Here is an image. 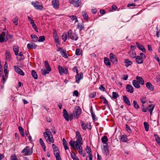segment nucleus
<instances>
[{"label":"nucleus","instance_id":"bf43d9fd","mask_svg":"<svg viewBox=\"0 0 160 160\" xmlns=\"http://www.w3.org/2000/svg\"><path fill=\"white\" fill-rule=\"evenodd\" d=\"M154 136H157V138H156V142L158 144L160 145V139L159 137L157 135L155 134L154 135Z\"/></svg>","mask_w":160,"mask_h":160},{"label":"nucleus","instance_id":"f8f14e48","mask_svg":"<svg viewBox=\"0 0 160 160\" xmlns=\"http://www.w3.org/2000/svg\"><path fill=\"white\" fill-rule=\"evenodd\" d=\"M6 59L7 62H10L11 59V55L8 51L7 50L5 52Z\"/></svg>","mask_w":160,"mask_h":160},{"label":"nucleus","instance_id":"2eb2a0df","mask_svg":"<svg viewBox=\"0 0 160 160\" xmlns=\"http://www.w3.org/2000/svg\"><path fill=\"white\" fill-rule=\"evenodd\" d=\"M6 33L4 32H2L0 34V42L2 43L5 42V37Z\"/></svg>","mask_w":160,"mask_h":160},{"label":"nucleus","instance_id":"c85d7f7f","mask_svg":"<svg viewBox=\"0 0 160 160\" xmlns=\"http://www.w3.org/2000/svg\"><path fill=\"white\" fill-rule=\"evenodd\" d=\"M154 107V105L152 104L149 105L148 107V110L150 112L151 115H152V112L153 110Z\"/></svg>","mask_w":160,"mask_h":160},{"label":"nucleus","instance_id":"dca6fc26","mask_svg":"<svg viewBox=\"0 0 160 160\" xmlns=\"http://www.w3.org/2000/svg\"><path fill=\"white\" fill-rule=\"evenodd\" d=\"M126 91L130 93L133 92V88L132 86L129 84H127L126 88Z\"/></svg>","mask_w":160,"mask_h":160},{"label":"nucleus","instance_id":"412c9836","mask_svg":"<svg viewBox=\"0 0 160 160\" xmlns=\"http://www.w3.org/2000/svg\"><path fill=\"white\" fill-rule=\"evenodd\" d=\"M5 37V42H6L8 40H10L11 41L12 40V39L13 37V36L11 34H8V32H7Z\"/></svg>","mask_w":160,"mask_h":160},{"label":"nucleus","instance_id":"c756f323","mask_svg":"<svg viewBox=\"0 0 160 160\" xmlns=\"http://www.w3.org/2000/svg\"><path fill=\"white\" fill-rule=\"evenodd\" d=\"M124 63L125 66L128 67L132 64V62L128 59H126L124 60Z\"/></svg>","mask_w":160,"mask_h":160},{"label":"nucleus","instance_id":"20e7f679","mask_svg":"<svg viewBox=\"0 0 160 160\" xmlns=\"http://www.w3.org/2000/svg\"><path fill=\"white\" fill-rule=\"evenodd\" d=\"M68 36L69 38L75 41L77 40L78 38L76 33H72V31L71 29L68 31Z\"/></svg>","mask_w":160,"mask_h":160},{"label":"nucleus","instance_id":"e433bc0d","mask_svg":"<svg viewBox=\"0 0 160 160\" xmlns=\"http://www.w3.org/2000/svg\"><path fill=\"white\" fill-rule=\"evenodd\" d=\"M12 20L15 25L17 26L18 25V17H15L14 18L12 19Z\"/></svg>","mask_w":160,"mask_h":160},{"label":"nucleus","instance_id":"0eeeda50","mask_svg":"<svg viewBox=\"0 0 160 160\" xmlns=\"http://www.w3.org/2000/svg\"><path fill=\"white\" fill-rule=\"evenodd\" d=\"M110 59L111 62L114 64H117L118 63V59L115 55L112 53H110L109 54Z\"/></svg>","mask_w":160,"mask_h":160},{"label":"nucleus","instance_id":"09e8293b","mask_svg":"<svg viewBox=\"0 0 160 160\" xmlns=\"http://www.w3.org/2000/svg\"><path fill=\"white\" fill-rule=\"evenodd\" d=\"M144 125L145 128V129L146 131H148L149 126L148 123L146 122H144Z\"/></svg>","mask_w":160,"mask_h":160},{"label":"nucleus","instance_id":"f3484780","mask_svg":"<svg viewBox=\"0 0 160 160\" xmlns=\"http://www.w3.org/2000/svg\"><path fill=\"white\" fill-rule=\"evenodd\" d=\"M37 47V45L32 42H31L27 45V47L28 49H35Z\"/></svg>","mask_w":160,"mask_h":160},{"label":"nucleus","instance_id":"ddd939ff","mask_svg":"<svg viewBox=\"0 0 160 160\" xmlns=\"http://www.w3.org/2000/svg\"><path fill=\"white\" fill-rule=\"evenodd\" d=\"M83 76L82 72H80L79 74H77L76 76V81L78 83H79L80 80L83 78Z\"/></svg>","mask_w":160,"mask_h":160},{"label":"nucleus","instance_id":"423d86ee","mask_svg":"<svg viewBox=\"0 0 160 160\" xmlns=\"http://www.w3.org/2000/svg\"><path fill=\"white\" fill-rule=\"evenodd\" d=\"M69 2L76 7H78L81 4V0H69Z\"/></svg>","mask_w":160,"mask_h":160},{"label":"nucleus","instance_id":"49530a36","mask_svg":"<svg viewBox=\"0 0 160 160\" xmlns=\"http://www.w3.org/2000/svg\"><path fill=\"white\" fill-rule=\"evenodd\" d=\"M112 98L114 99H116L119 97L118 94L115 92H113L112 93Z\"/></svg>","mask_w":160,"mask_h":160},{"label":"nucleus","instance_id":"393cba45","mask_svg":"<svg viewBox=\"0 0 160 160\" xmlns=\"http://www.w3.org/2000/svg\"><path fill=\"white\" fill-rule=\"evenodd\" d=\"M119 139L121 141L126 142L127 141L128 138L126 135H123L120 136Z\"/></svg>","mask_w":160,"mask_h":160},{"label":"nucleus","instance_id":"37998d69","mask_svg":"<svg viewBox=\"0 0 160 160\" xmlns=\"http://www.w3.org/2000/svg\"><path fill=\"white\" fill-rule=\"evenodd\" d=\"M69 18L72 21L75 20V23L78 21V20L76 16L75 15L70 16Z\"/></svg>","mask_w":160,"mask_h":160},{"label":"nucleus","instance_id":"4be33fe9","mask_svg":"<svg viewBox=\"0 0 160 160\" xmlns=\"http://www.w3.org/2000/svg\"><path fill=\"white\" fill-rule=\"evenodd\" d=\"M146 86L148 89L151 91H152L154 90V88L152 85L151 83L149 82H147L146 83Z\"/></svg>","mask_w":160,"mask_h":160},{"label":"nucleus","instance_id":"6e6d98bb","mask_svg":"<svg viewBox=\"0 0 160 160\" xmlns=\"http://www.w3.org/2000/svg\"><path fill=\"white\" fill-rule=\"evenodd\" d=\"M45 40V38L44 36H41L39 37V39L38 41L39 42H43Z\"/></svg>","mask_w":160,"mask_h":160},{"label":"nucleus","instance_id":"de8ad7c7","mask_svg":"<svg viewBox=\"0 0 160 160\" xmlns=\"http://www.w3.org/2000/svg\"><path fill=\"white\" fill-rule=\"evenodd\" d=\"M58 69L60 73L61 74H63L64 69L62 67L59 65L58 66Z\"/></svg>","mask_w":160,"mask_h":160},{"label":"nucleus","instance_id":"39448f33","mask_svg":"<svg viewBox=\"0 0 160 160\" xmlns=\"http://www.w3.org/2000/svg\"><path fill=\"white\" fill-rule=\"evenodd\" d=\"M31 4L36 9L42 10L43 9L42 5H40L39 2L38 1L32 2Z\"/></svg>","mask_w":160,"mask_h":160},{"label":"nucleus","instance_id":"7c9ffc66","mask_svg":"<svg viewBox=\"0 0 160 160\" xmlns=\"http://www.w3.org/2000/svg\"><path fill=\"white\" fill-rule=\"evenodd\" d=\"M39 141L41 145H42V148L43 149V150L44 151H46V146L42 139V138H40L39 139Z\"/></svg>","mask_w":160,"mask_h":160},{"label":"nucleus","instance_id":"9b49d317","mask_svg":"<svg viewBox=\"0 0 160 160\" xmlns=\"http://www.w3.org/2000/svg\"><path fill=\"white\" fill-rule=\"evenodd\" d=\"M102 151L104 154L106 155H108L109 154V150L108 144L103 145Z\"/></svg>","mask_w":160,"mask_h":160},{"label":"nucleus","instance_id":"5fc2aeb1","mask_svg":"<svg viewBox=\"0 0 160 160\" xmlns=\"http://www.w3.org/2000/svg\"><path fill=\"white\" fill-rule=\"evenodd\" d=\"M61 54L64 58H67L68 57L66 52H65L63 50L60 52Z\"/></svg>","mask_w":160,"mask_h":160},{"label":"nucleus","instance_id":"473e14b6","mask_svg":"<svg viewBox=\"0 0 160 160\" xmlns=\"http://www.w3.org/2000/svg\"><path fill=\"white\" fill-rule=\"evenodd\" d=\"M82 15L85 20L87 21L88 19V17L87 12H82Z\"/></svg>","mask_w":160,"mask_h":160},{"label":"nucleus","instance_id":"c9c22d12","mask_svg":"<svg viewBox=\"0 0 160 160\" xmlns=\"http://www.w3.org/2000/svg\"><path fill=\"white\" fill-rule=\"evenodd\" d=\"M63 145L65 150L68 149V147L67 145L66 141L64 138L62 139Z\"/></svg>","mask_w":160,"mask_h":160},{"label":"nucleus","instance_id":"f257e3e1","mask_svg":"<svg viewBox=\"0 0 160 160\" xmlns=\"http://www.w3.org/2000/svg\"><path fill=\"white\" fill-rule=\"evenodd\" d=\"M43 134L45 138L48 142H53L54 140L52 135L49 129H46V132L43 133Z\"/></svg>","mask_w":160,"mask_h":160},{"label":"nucleus","instance_id":"b1692460","mask_svg":"<svg viewBox=\"0 0 160 160\" xmlns=\"http://www.w3.org/2000/svg\"><path fill=\"white\" fill-rule=\"evenodd\" d=\"M135 60L136 62L138 64H142L143 62V59L140 58V56H136Z\"/></svg>","mask_w":160,"mask_h":160},{"label":"nucleus","instance_id":"79ce46f5","mask_svg":"<svg viewBox=\"0 0 160 160\" xmlns=\"http://www.w3.org/2000/svg\"><path fill=\"white\" fill-rule=\"evenodd\" d=\"M133 105L134 107L136 109H138L139 108V106L137 102L133 100Z\"/></svg>","mask_w":160,"mask_h":160},{"label":"nucleus","instance_id":"ea45409f","mask_svg":"<svg viewBox=\"0 0 160 160\" xmlns=\"http://www.w3.org/2000/svg\"><path fill=\"white\" fill-rule=\"evenodd\" d=\"M80 123L82 128L84 130H85L87 129V127L85 122L83 121H81Z\"/></svg>","mask_w":160,"mask_h":160},{"label":"nucleus","instance_id":"a18cd8bd","mask_svg":"<svg viewBox=\"0 0 160 160\" xmlns=\"http://www.w3.org/2000/svg\"><path fill=\"white\" fill-rule=\"evenodd\" d=\"M86 151L87 153L88 154V155H89L90 154H92L91 150L90 147L88 146H86Z\"/></svg>","mask_w":160,"mask_h":160},{"label":"nucleus","instance_id":"bb28decb","mask_svg":"<svg viewBox=\"0 0 160 160\" xmlns=\"http://www.w3.org/2000/svg\"><path fill=\"white\" fill-rule=\"evenodd\" d=\"M53 31H54L53 32V37L55 39V41L56 42H59L58 36L55 30L53 29Z\"/></svg>","mask_w":160,"mask_h":160},{"label":"nucleus","instance_id":"680f3d73","mask_svg":"<svg viewBox=\"0 0 160 160\" xmlns=\"http://www.w3.org/2000/svg\"><path fill=\"white\" fill-rule=\"evenodd\" d=\"M18 56L20 57V58H18V60L19 61H21L24 58V56L23 55L22 53L21 52H19Z\"/></svg>","mask_w":160,"mask_h":160},{"label":"nucleus","instance_id":"cd10ccee","mask_svg":"<svg viewBox=\"0 0 160 160\" xmlns=\"http://www.w3.org/2000/svg\"><path fill=\"white\" fill-rule=\"evenodd\" d=\"M13 50L16 55H17L18 54L19 47L18 46H14L13 47Z\"/></svg>","mask_w":160,"mask_h":160},{"label":"nucleus","instance_id":"72a5a7b5","mask_svg":"<svg viewBox=\"0 0 160 160\" xmlns=\"http://www.w3.org/2000/svg\"><path fill=\"white\" fill-rule=\"evenodd\" d=\"M32 77L35 79H37L38 78V75L36 71L34 70H32Z\"/></svg>","mask_w":160,"mask_h":160},{"label":"nucleus","instance_id":"0e129e2a","mask_svg":"<svg viewBox=\"0 0 160 160\" xmlns=\"http://www.w3.org/2000/svg\"><path fill=\"white\" fill-rule=\"evenodd\" d=\"M96 94V92H94L90 94V97L91 98H93L95 96Z\"/></svg>","mask_w":160,"mask_h":160},{"label":"nucleus","instance_id":"6e6552de","mask_svg":"<svg viewBox=\"0 0 160 160\" xmlns=\"http://www.w3.org/2000/svg\"><path fill=\"white\" fill-rule=\"evenodd\" d=\"M76 137L77 140L75 141V143H76L77 142H78V143H79L80 144H82V138L81 137V134L78 131H77L76 132Z\"/></svg>","mask_w":160,"mask_h":160},{"label":"nucleus","instance_id":"f704fd0d","mask_svg":"<svg viewBox=\"0 0 160 160\" xmlns=\"http://www.w3.org/2000/svg\"><path fill=\"white\" fill-rule=\"evenodd\" d=\"M45 66V68L47 70H48L49 71H51V69L49 65L48 64V62L47 61H46L44 62Z\"/></svg>","mask_w":160,"mask_h":160},{"label":"nucleus","instance_id":"a211bd4d","mask_svg":"<svg viewBox=\"0 0 160 160\" xmlns=\"http://www.w3.org/2000/svg\"><path fill=\"white\" fill-rule=\"evenodd\" d=\"M136 44L138 48L141 50L143 52H146V51L144 47L138 42H136Z\"/></svg>","mask_w":160,"mask_h":160},{"label":"nucleus","instance_id":"a878e982","mask_svg":"<svg viewBox=\"0 0 160 160\" xmlns=\"http://www.w3.org/2000/svg\"><path fill=\"white\" fill-rule=\"evenodd\" d=\"M132 85L135 87L137 88H139L140 87L138 82L135 80H133Z\"/></svg>","mask_w":160,"mask_h":160},{"label":"nucleus","instance_id":"4468645a","mask_svg":"<svg viewBox=\"0 0 160 160\" xmlns=\"http://www.w3.org/2000/svg\"><path fill=\"white\" fill-rule=\"evenodd\" d=\"M79 143H78V142H77L75 144V147L78 150V152L81 154H82V148L81 144L79 145Z\"/></svg>","mask_w":160,"mask_h":160},{"label":"nucleus","instance_id":"5701e85b","mask_svg":"<svg viewBox=\"0 0 160 160\" xmlns=\"http://www.w3.org/2000/svg\"><path fill=\"white\" fill-rule=\"evenodd\" d=\"M136 79L137 82L138 81L140 84L141 85H143L144 84V81L142 77L137 76L136 78Z\"/></svg>","mask_w":160,"mask_h":160},{"label":"nucleus","instance_id":"13d9d810","mask_svg":"<svg viewBox=\"0 0 160 160\" xmlns=\"http://www.w3.org/2000/svg\"><path fill=\"white\" fill-rule=\"evenodd\" d=\"M31 25H32V27L34 29V30L37 32H38V29L37 28V27L36 24L34 23V22L32 23V24H31Z\"/></svg>","mask_w":160,"mask_h":160},{"label":"nucleus","instance_id":"4d7b16f0","mask_svg":"<svg viewBox=\"0 0 160 160\" xmlns=\"http://www.w3.org/2000/svg\"><path fill=\"white\" fill-rule=\"evenodd\" d=\"M10 159L11 160H18L16 156L14 154H13L11 156Z\"/></svg>","mask_w":160,"mask_h":160},{"label":"nucleus","instance_id":"f03ea898","mask_svg":"<svg viewBox=\"0 0 160 160\" xmlns=\"http://www.w3.org/2000/svg\"><path fill=\"white\" fill-rule=\"evenodd\" d=\"M81 113V109L79 106H77L74 109L73 114L74 118H78Z\"/></svg>","mask_w":160,"mask_h":160},{"label":"nucleus","instance_id":"1a4fd4ad","mask_svg":"<svg viewBox=\"0 0 160 160\" xmlns=\"http://www.w3.org/2000/svg\"><path fill=\"white\" fill-rule=\"evenodd\" d=\"M52 4L55 9H58L59 7V0H52Z\"/></svg>","mask_w":160,"mask_h":160},{"label":"nucleus","instance_id":"4c0bfd02","mask_svg":"<svg viewBox=\"0 0 160 160\" xmlns=\"http://www.w3.org/2000/svg\"><path fill=\"white\" fill-rule=\"evenodd\" d=\"M101 140L103 143L105 144H107L106 142L108 141V138L106 136H104L102 137Z\"/></svg>","mask_w":160,"mask_h":160},{"label":"nucleus","instance_id":"8fccbe9b","mask_svg":"<svg viewBox=\"0 0 160 160\" xmlns=\"http://www.w3.org/2000/svg\"><path fill=\"white\" fill-rule=\"evenodd\" d=\"M140 100L142 104H144L147 102L146 98L145 97H142L140 99Z\"/></svg>","mask_w":160,"mask_h":160},{"label":"nucleus","instance_id":"e2e57ef3","mask_svg":"<svg viewBox=\"0 0 160 160\" xmlns=\"http://www.w3.org/2000/svg\"><path fill=\"white\" fill-rule=\"evenodd\" d=\"M52 147L53 148L54 152H57L58 151V148L55 145L53 144L52 145Z\"/></svg>","mask_w":160,"mask_h":160},{"label":"nucleus","instance_id":"3c124183","mask_svg":"<svg viewBox=\"0 0 160 160\" xmlns=\"http://www.w3.org/2000/svg\"><path fill=\"white\" fill-rule=\"evenodd\" d=\"M67 35L68 34L66 33H64L62 36V39L64 42H65L67 38Z\"/></svg>","mask_w":160,"mask_h":160},{"label":"nucleus","instance_id":"c03bdc74","mask_svg":"<svg viewBox=\"0 0 160 160\" xmlns=\"http://www.w3.org/2000/svg\"><path fill=\"white\" fill-rule=\"evenodd\" d=\"M50 71H48L47 69L46 70L45 69H42L41 70V72L44 75H45L46 74H48Z\"/></svg>","mask_w":160,"mask_h":160},{"label":"nucleus","instance_id":"9d476101","mask_svg":"<svg viewBox=\"0 0 160 160\" xmlns=\"http://www.w3.org/2000/svg\"><path fill=\"white\" fill-rule=\"evenodd\" d=\"M13 67L14 70L16 72L21 75H24V73L23 71L18 67L16 66H14Z\"/></svg>","mask_w":160,"mask_h":160},{"label":"nucleus","instance_id":"052dcab7","mask_svg":"<svg viewBox=\"0 0 160 160\" xmlns=\"http://www.w3.org/2000/svg\"><path fill=\"white\" fill-rule=\"evenodd\" d=\"M81 53V51L80 49H77L76 50L75 53L77 55H80Z\"/></svg>","mask_w":160,"mask_h":160},{"label":"nucleus","instance_id":"774afa93","mask_svg":"<svg viewBox=\"0 0 160 160\" xmlns=\"http://www.w3.org/2000/svg\"><path fill=\"white\" fill-rule=\"evenodd\" d=\"M86 160H92V154L89 155L88 157H87Z\"/></svg>","mask_w":160,"mask_h":160},{"label":"nucleus","instance_id":"7ed1b4c3","mask_svg":"<svg viewBox=\"0 0 160 160\" xmlns=\"http://www.w3.org/2000/svg\"><path fill=\"white\" fill-rule=\"evenodd\" d=\"M21 153L24 156H28L31 155L32 153V150L30 147H26L21 151Z\"/></svg>","mask_w":160,"mask_h":160},{"label":"nucleus","instance_id":"58836bf2","mask_svg":"<svg viewBox=\"0 0 160 160\" xmlns=\"http://www.w3.org/2000/svg\"><path fill=\"white\" fill-rule=\"evenodd\" d=\"M77 28H78L80 31H81L84 28V25L83 23H78L77 25Z\"/></svg>","mask_w":160,"mask_h":160},{"label":"nucleus","instance_id":"a19ab883","mask_svg":"<svg viewBox=\"0 0 160 160\" xmlns=\"http://www.w3.org/2000/svg\"><path fill=\"white\" fill-rule=\"evenodd\" d=\"M31 37L33 41L36 42L38 41V38L36 35H31Z\"/></svg>","mask_w":160,"mask_h":160},{"label":"nucleus","instance_id":"aec40b11","mask_svg":"<svg viewBox=\"0 0 160 160\" xmlns=\"http://www.w3.org/2000/svg\"><path fill=\"white\" fill-rule=\"evenodd\" d=\"M123 100L125 103L128 106L131 105V104L128 98L126 96H124L123 97Z\"/></svg>","mask_w":160,"mask_h":160},{"label":"nucleus","instance_id":"2f4dec72","mask_svg":"<svg viewBox=\"0 0 160 160\" xmlns=\"http://www.w3.org/2000/svg\"><path fill=\"white\" fill-rule=\"evenodd\" d=\"M104 62L105 64L107 66H110L111 65V62H110L108 58H105L104 59Z\"/></svg>","mask_w":160,"mask_h":160},{"label":"nucleus","instance_id":"69168bd1","mask_svg":"<svg viewBox=\"0 0 160 160\" xmlns=\"http://www.w3.org/2000/svg\"><path fill=\"white\" fill-rule=\"evenodd\" d=\"M140 58H142V59H144L146 58V56L145 55L142 53H140Z\"/></svg>","mask_w":160,"mask_h":160},{"label":"nucleus","instance_id":"6ab92c4d","mask_svg":"<svg viewBox=\"0 0 160 160\" xmlns=\"http://www.w3.org/2000/svg\"><path fill=\"white\" fill-rule=\"evenodd\" d=\"M63 116L66 121H69V114L67 112V111L65 109L63 110Z\"/></svg>","mask_w":160,"mask_h":160},{"label":"nucleus","instance_id":"338daca9","mask_svg":"<svg viewBox=\"0 0 160 160\" xmlns=\"http://www.w3.org/2000/svg\"><path fill=\"white\" fill-rule=\"evenodd\" d=\"M130 56L132 58H136V54L135 52H132L130 54Z\"/></svg>","mask_w":160,"mask_h":160},{"label":"nucleus","instance_id":"864d4df0","mask_svg":"<svg viewBox=\"0 0 160 160\" xmlns=\"http://www.w3.org/2000/svg\"><path fill=\"white\" fill-rule=\"evenodd\" d=\"M69 144L70 146H72L74 148H75V146H74L75 144V142H73L71 140L70 141Z\"/></svg>","mask_w":160,"mask_h":160},{"label":"nucleus","instance_id":"603ef678","mask_svg":"<svg viewBox=\"0 0 160 160\" xmlns=\"http://www.w3.org/2000/svg\"><path fill=\"white\" fill-rule=\"evenodd\" d=\"M71 155L72 158L73 160H79L78 158L75 154L74 153H73V154H71Z\"/></svg>","mask_w":160,"mask_h":160}]
</instances>
